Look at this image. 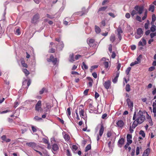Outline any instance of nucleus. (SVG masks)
Here are the masks:
<instances>
[{
    "instance_id": "nucleus-1",
    "label": "nucleus",
    "mask_w": 156,
    "mask_h": 156,
    "mask_svg": "<svg viewBox=\"0 0 156 156\" xmlns=\"http://www.w3.org/2000/svg\"><path fill=\"white\" fill-rule=\"evenodd\" d=\"M145 118V116L144 115L143 111L140 110L137 114L135 112L133 114V119L134 120L136 119L138 121V122H140V124H141L144 122Z\"/></svg>"
},
{
    "instance_id": "nucleus-2",
    "label": "nucleus",
    "mask_w": 156,
    "mask_h": 156,
    "mask_svg": "<svg viewBox=\"0 0 156 156\" xmlns=\"http://www.w3.org/2000/svg\"><path fill=\"white\" fill-rule=\"evenodd\" d=\"M144 32L142 29L139 28H138L136 31V34L135 35V37L136 39H139L141 37L143 34Z\"/></svg>"
},
{
    "instance_id": "nucleus-3",
    "label": "nucleus",
    "mask_w": 156,
    "mask_h": 156,
    "mask_svg": "<svg viewBox=\"0 0 156 156\" xmlns=\"http://www.w3.org/2000/svg\"><path fill=\"white\" fill-rule=\"evenodd\" d=\"M83 108V105H81L79 107V113L81 117L83 118L85 120V122H86V117L84 115V111Z\"/></svg>"
},
{
    "instance_id": "nucleus-4",
    "label": "nucleus",
    "mask_w": 156,
    "mask_h": 156,
    "mask_svg": "<svg viewBox=\"0 0 156 156\" xmlns=\"http://www.w3.org/2000/svg\"><path fill=\"white\" fill-rule=\"evenodd\" d=\"M104 128L103 124H101V126L100 128L99 132V135H98L97 137V140L98 141L101 137L102 134L103 133L104 131Z\"/></svg>"
},
{
    "instance_id": "nucleus-5",
    "label": "nucleus",
    "mask_w": 156,
    "mask_h": 156,
    "mask_svg": "<svg viewBox=\"0 0 156 156\" xmlns=\"http://www.w3.org/2000/svg\"><path fill=\"white\" fill-rule=\"evenodd\" d=\"M134 9L136 11L138 14H140L143 12L144 7L143 6L136 5L134 7Z\"/></svg>"
},
{
    "instance_id": "nucleus-6",
    "label": "nucleus",
    "mask_w": 156,
    "mask_h": 156,
    "mask_svg": "<svg viewBox=\"0 0 156 156\" xmlns=\"http://www.w3.org/2000/svg\"><path fill=\"white\" fill-rule=\"evenodd\" d=\"M119 39V41H120L122 39V35L123 33V31L122 30L121 28L119 27L115 31Z\"/></svg>"
},
{
    "instance_id": "nucleus-7",
    "label": "nucleus",
    "mask_w": 156,
    "mask_h": 156,
    "mask_svg": "<svg viewBox=\"0 0 156 156\" xmlns=\"http://www.w3.org/2000/svg\"><path fill=\"white\" fill-rule=\"evenodd\" d=\"M40 18V16L38 14H36L34 15L31 20V22L33 23H36L38 21V20Z\"/></svg>"
},
{
    "instance_id": "nucleus-8",
    "label": "nucleus",
    "mask_w": 156,
    "mask_h": 156,
    "mask_svg": "<svg viewBox=\"0 0 156 156\" xmlns=\"http://www.w3.org/2000/svg\"><path fill=\"white\" fill-rule=\"evenodd\" d=\"M103 84L106 89H108L111 86V81L109 80H108L106 81H105L103 83Z\"/></svg>"
},
{
    "instance_id": "nucleus-9",
    "label": "nucleus",
    "mask_w": 156,
    "mask_h": 156,
    "mask_svg": "<svg viewBox=\"0 0 156 156\" xmlns=\"http://www.w3.org/2000/svg\"><path fill=\"white\" fill-rule=\"evenodd\" d=\"M147 42L146 40L143 37L141 39V40L138 43V45L139 46H144L146 44Z\"/></svg>"
},
{
    "instance_id": "nucleus-10",
    "label": "nucleus",
    "mask_w": 156,
    "mask_h": 156,
    "mask_svg": "<svg viewBox=\"0 0 156 156\" xmlns=\"http://www.w3.org/2000/svg\"><path fill=\"white\" fill-rule=\"evenodd\" d=\"M47 60L48 62H52L54 65L56 64L57 61V59L54 58L52 55H51L50 58L47 59Z\"/></svg>"
},
{
    "instance_id": "nucleus-11",
    "label": "nucleus",
    "mask_w": 156,
    "mask_h": 156,
    "mask_svg": "<svg viewBox=\"0 0 156 156\" xmlns=\"http://www.w3.org/2000/svg\"><path fill=\"white\" fill-rule=\"evenodd\" d=\"M46 109L45 110V112L48 111H50L51 108L53 106L50 103H46Z\"/></svg>"
},
{
    "instance_id": "nucleus-12",
    "label": "nucleus",
    "mask_w": 156,
    "mask_h": 156,
    "mask_svg": "<svg viewBox=\"0 0 156 156\" xmlns=\"http://www.w3.org/2000/svg\"><path fill=\"white\" fill-rule=\"evenodd\" d=\"M41 101H39L35 106V109L37 111H39L41 108Z\"/></svg>"
},
{
    "instance_id": "nucleus-13",
    "label": "nucleus",
    "mask_w": 156,
    "mask_h": 156,
    "mask_svg": "<svg viewBox=\"0 0 156 156\" xmlns=\"http://www.w3.org/2000/svg\"><path fill=\"white\" fill-rule=\"evenodd\" d=\"M126 102L128 107L130 108L131 109L132 108L133 106V102L131 101L129 98H128L126 99Z\"/></svg>"
},
{
    "instance_id": "nucleus-14",
    "label": "nucleus",
    "mask_w": 156,
    "mask_h": 156,
    "mask_svg": "<svg viewBox=\"0 0 156 156\" xmlns=\"http://www.w3.org/2000/svg\"><path fill=\"white\" fill-rule=\"evenodd\" d=\"M116 124L118 127L122 128L124 126V123L122 120H120L117 121Z\"/></svg>"
},
{
    "instance_id": "nucleus-15",
    "label": "nucleus",
    "mask_w": 156,
    "mask_h": 156,
    "mask_svg": "<svg viewBox=\"0 0 156 156\" xmlns=\"http://www.w3.org/2000/svg\"><path fill=\"white\" fill-rule=\"evenodd\" d=\"M125 141L124 139L122 138H120L118 142V144L119 147H121L122 145L124 144Z\"/></svg>"
},
{
    "instance_id": "nucleus-16",
    "label": "nucleus",
    "mask_w": 156,
    "mask_h": 156,
    "mask_svg": "<svg viewBox=\"0 0 156 156\" xmlns=\"http://www.w3.org/2000/svg\"><path fill=\"white\" fill-rule=\"evenodd\" d=\"M119 72H117L116 73V75L115 77L112 79V81L114 83H116L118 81V78L119 76Z\"/></svg>"
},
{
    "instance_id": "nucleus-17",
    "label": "nucleus",
    "mask_w": 156,
    "mask_h": 156,
    "mask_svg": "<svg viewBox=\"0 0 156 156\" xmlns=\"http://www.w3.org/2000/svg\"><path fill=\"white\" fill-rule=\"evenodd\" d=\"M132 137V135L131 134H128L126 136L127 143L130 144L132 143V141L131 139Z\"/></svg>"
},
{
    "instance_id": "nucleus-18",
    "label": "nucleus",
    "mask_w": 156,
    "mask_h": 156,
    "mask_svg": "<svg viewBox=\"0 0 156 156\" xmlns=\"http://www.w3.org/2000/svg\"><path fill=\"white\" fill-rule=\"evenodd\" d=\"M134 121L133 122L132 126L133 128H135L136 126L139 124H140V122H138V121L136 119L134 120Z\"/></svg>"
},
{
    "instance_id": "nucleus-19",
    "label": "nucleus",
    "mask_w": 156,
    "mask_h": 156,
    "mask_svg": "<svg viewBox=\"0 0 156 156\" xmlns=\"http://www.w3.org/2000/svg\"><path fill=\"white\" fill-rule=\"evenodd\" d=\"M147 118L148 120L149 124L150 126H152L153 125L152 121L151 118V117L147 113Z\"/></svg>"
},
{
    "instance_id": "nucleus-20",
    "label": "nucleus",
    "mask_w": 156,
    "mask_h": 156,
    "mask_svg": "<svg viewBox=\"0 0 156 156\" xmlns=\"http://www.w3.org/2000/svg\"><path fill=\"white\" fill-rule=\"evenodd\" d=\"M26 144L27 145L33 148H35L36 147V144L34 142L27 143Z\"/></svg>"
},
{
    "instance_id": "nucleus-21",
    "label": "nucleus",
    "mask_w": 156,
    "mask_h": 156,
    "mask_svg": "<svg viewBox=\"0 0 156 156\" xmlns=\"http://www.w3.org/2000/svg\"><path fill=\"white\" fill-rule=\"evenodd\" d=\"M150 149L147 148L144 152L143 156H148L150 152Z\"/></svg>"
},
{
    "instance_id": "nucleus-22",
    "label": "nucleus",
    "mask_w": 156,
    "mask_h": 156,
    "mask_svg": "<svg viewBox=\"0 0 156 156\" xmlns=\"http://www.w3.org/2000/svg\"><path fill=\"white\" fill-rule=\"evenodd\" d=\"M59 149L58 146L56 144H54L52 145V149L53 151H56Z\"/></svg>"
},
{
    "instance_id": "nucleus-23",
    "label": "nucleus",
    "mask_w": 156,
    "mask_h": 156,
    "mask_svg": "<svg viewBox=\"0 0 156 156\" xmlns=\"http://www.w3.org/2000/svg\"><path fill=\"white\" fill-rule=\"evenodd\" d=\"M2 139L4 141L7 142H9L11 140L9 139H7L5 135H3L1 137Z\"/></svg>"
},
{
    "instance_id": "nucleus-24",
    "label": "nucleus",
    "mask_w": 156,
    "mask_h": 156,
    "mask_svg": "<svg viewBox=\"0 0 156 156\" xmlns=\"http://www.w3.org/2000/svg\"><path fill=\"white\" fill-rule=\"evenodd\" d=\"M154 6L152 5H151L149 6L148 10L149 11H151L152 12H154Z\"/></svg>"
},
{
    "instance_id": "nucleus-25",
    "label": "nucleus",
    "mask_w": 156,
    "mask_h": 156,
    "mask_svg": "<svg viewBox=\"0 0 156 156\" xmlns=\"http://www.w3.org/2000/svg\"><path fill=\"white\" fill-rule=\"evenodd\" d=\"M58 48L60 50H62V48L64 47V44L62 42H60L59 43L58 45Z\"/></svg>"
},
{
    "instance_id": "nucleus-26",
    "label": "nucleus",
    "mask_w": 156,
    "mask_h": 156,
    "mask_svg": "<svg viewBox=\"0 0 156 156\" xmlns=\"http://www.w3.org/2000/svg\"><path fill=\"white\" fill-rule=\"evenodd\" d=\"M152 26L151 27V31L152 32H154L156 30V26L153 24H151Z\"/></svg>"
},
{
    "instance_id": "nucleus-27",
    "label": "nucleus",
    "mask_w": 156,
    "mask_h": 156,
    "mask_svg": "<svg viewBox=\"0 0 156 156\" xmlns=\"http://www.w3.org/2000/svg\"><path fill=\"white\" fill-rule=\"evenodd\" d=\"M95 30L97 34L99 33L101 30L100 28L97 26H95Z\"/></svg>"
},
{
    "instance_id": "nucleus-28",
    "label": "nucleus",
    "mask_w": 156,
    "mask_h": 156,
    "mask_svg": "<svg viewBox=\"0 0 156 156\" xmlns=\"http://www.w3.org/2000/svg\"><path fill=\"white\" fill-rule=\"evenodd\" d=\"M70 59L69 61L71 62H73L74 61V55L73 53H71L69 56Z\"/></svg>"
},
{
    "instance_id": "nucleus-29",
    "label": "nucleus",
    "mask_w": 156,
    "mask_h": 156,
    "mask_svg": "<svg viewBox=\"0 0 156 156\" xmlns=\"http://www.w3.org/2000/svg\"><path fill=\"white\" fill-rule=\"evenodd\" d=\"M22 71L26 76H27L30 74L29 71L26 69H23Z\"/></svg>"
},
{
    "instance_id": "nucleus-30",
    "label": "nucleus",
    "mask_w": 156,
    "mask_h": 156,
    "mask_svg": "<svg viewBox=\"0 0 156 156\" xmlns=\"http://www.w3.org/2000/svg\"><path fill=\"white\" fill-rule=\"evenodd\" d=\"M82 67L83 69H88V66H87L84 62H83Z\"/></svg>"
},
{
    "instance_id": "nucleus-31",
    "label": "nucleus",
    "mask_w": 156,
    "mask_h": 156,
    "mask_svg": "<svg viewBox=\"0 0 156 156\" xmlns=\"http://www.w3.org/2000/svg\"><path fill=\"white\" fill-rule=\"evenodd\" d=\"M151 19H152V21L151 22V24H154V21H155L156 19V17L155 16L154 14L152 15Z\"/></svg>"
},
{
    "instance_id": "nucleus-32",
    "label": "nucleus",
    "mask_w": 156,
    "mask_h": 156,
    "mask_svg": "<svg viewBox=\"0 0 156 156\" xmlns=\"http://www.w3.org/2000/svg\"><path fill=\"white\" fill-rule=\"evenodd\" d=\"M87 41L88 42V44L90 45L91 44L93 43L94 41V40L92 39H88Z\"/></svg>"
},
{
    "instance_id": "nucleus-33",
    "label": "nucleus",
    "mask_w": 156,
    "mask_h": 156,
    "mask_svg": "<svg viewBox=\"0 0 156 156\" xmlns=\"http://www.w3.org/2000/svg\"><path fill=\"white\" fill-rule=\"evenodd\" d=\"M107 6H105V7L104 6V7H102L101 8H100L99 9L98 12H99L101 11H104L107 9Z\"/></svg>"
},
{
    "instance_id": "nucleus-34",
    "label": "nucleus",
    "mask_w": 156,
    "mask_h": 156,
    "mask_svg": "<svg viewBox=\"0 0 156 156\" xmlns=\"http://www.w3.org/2000/svg\"><path fill=\"white\" fill-rule=\"evenodd\" d=\"M64 138L66 141H68L70 139V137L67 134H65L64 136Z\"/></svg>"
},
{
    "instance_id": "nucleus-35",
    "label": "nucleus",
    "mask_w": 156,
    "mask_h": 156,
    "mask_svg": "<svg viewBox=\"0 0 156 156\" xmlns=\"http://www.w3.org/2000/svg\"><path fill=\"white\" fill-rule=\"evenodd\" d=\"M115 40V37L114 34H112L110 37V40L111 41L113 42Z\"/></svg>"
},
{
    "instance_id": "nucleus-36",
    "label": "nucleus",
    "mask_w": 156,
    "mask_h": 156,
    "mask_svg": "<svg viewBox=\"0 0 156 156\" xmlns=\"http://www.w3.org/2000/svg\"><path fill=\"white\" fill-rule=\"evenodd\" d=\"M138 14L136 11L135 9L133 10L131 12V15L132 17L134 16V15Z\"/></svg>"
},
{
    "instance_id": "nucleus-37",
    "label": "nucleus",
    "mask_w": 156,
    "mask_h": 156,
    "mask_svg": "<svg viewBox=\"0 0 156 156\" xmlns=\"http://www.w3.org/2000/svg\"><path fill=\"white\" fill-rule=\"evenodd\" d=\"M91 148V145L89 144L85 148V151L86 152H87L90 150Z\"/></svg>"
},
{
    "instance_id": "nucleus-38",
    "label": "nucleus",
    "mask_w": 156,
    "mask_h": 156,
    "mask_svg": "<svg viewBox=\"0 0 156 156\" xmlns=\"http://www.w3.org/2000/svg\"><path fill=\"white\" fill-rule=\"evenodd\" d=\"M125 89H126V90L127 91V92L129 91L130 90V85L129 84H127L126 85Z\"/></svg>"
},
{
    "instance_id": "nucleus-39",
    "label": "nucleus",
    "mask_w": 156,
    "mask_h": 156,
    "mask_svg": "<svg viewBox=\"0 0 156 156\" xmlns=\"http://www.w3.org/2000/svg\"><path fill=\"white\" fill-rule=\"evenodd\" d=\"M68 18H66L65 20H64V24L66 25H67L69 24H70V22H68L66 20H68Z\"/></svg>"
},
{
    "instance_id": "nucleus-40",
    "label": "nucleus",
    "mask_w": 156,
    "mask_h": 156,
    "mask_svg": "<svg viewBox=\"0 0 156 156\" xmlns=\"http://www.w3.org/2000/svg\"><path fill=\"white\" fill-rule=\"evenodd\" d=\"M140 134L143 137H144L145 134L144 131L143 130H140Z\"/></svg>"
},
{
    "instance_id": "nucleus-41",
    "label": "nucleus",
    "mask_w": 156,
    "mask_h": 156,
    "mask_svg": "<svg viewBox=\"0 0 156 156\" xmlns=\"http://www.w3.org/2000/svg\"><path fill=\"white\" fill-rule=\"evenodd\" d=\"M147 11L146 10L144 13V16L142 17V19L143 20H144L147 18Z\"/></svg>"
},
{
    "instance_id": "nucleus-42",
    "label": "nucleus",
    "mask_w": 156,
    "mask_h": 156,
    "mask_svg": "<svg viewBox=\"0 0 156 156\" xmlns=\"http://www.w3.org/2000/svg\"><path fill=\"white\" fill-rule=\"evenodd\" d=\"M67 115L68 116H70L71 115V109L70 108H69L67 109Z\"/></svg>"
},
{
    "instance_id": "nucleus-43",
    "label": "nucleus",
    "mask_w": 156,
    "mask_h": 156,
    "mask_svg": "<svg viewBox=\"0 0 156 156\" xmlns=\"http://www.w3.org/2000/svg\"><path fill=\"white\" fill-rule=\"evenodd\" d=\"M112 132L111 131H108L107 133V136L108 137H110L112 135Z\"/></svg>"
},
{
    "instance_id": "nucleus-44",
    "label": "nucleus",
    "mask_w": 156,
    "mask_h": 156,
    "mask_svg": "<svg viewBox=\"0 0 156 156\" xmlns=\"http://www.w3.org/2000/svg\"><path fill=\"white\" fill-rule=\"evenodd\" d=\"M131 69L130 67H128L126 71V73L127 75H128L129 73V71Z\"/></svg>"
},
{
    "instance_id": "nucleus-45",
    "label": "nucleus",
    "mask_w": 156,
    "mask_h": 156,
    "mask_svg": "<svg viewBox=\"0 0 156 156\" xmlns=\"http://www.w3.org/2000/svg\"><path fill=\"white\" fill-rule=\"evenodd\" d=\"M20 30L19 28H17L16 30L15 34L17 35H19L20 34Z\"/></svg>"
},
{
    "instance_id": "nucleus-46",
    "label": "nucleus",
    "mask_w": 156,
    "mask_h": 156,
    "mask_svg": "<svg viewBox=\"0 0 156 156\" xmlns=\"http://www.w3.org/2000/svg\"><path fill=\"white\" fill-rule=\"evenodd\" d=\"M104 65L106 68H107L108 67V62H104Z\"/></svg>"
},
{
    "instance_id": "nucleus-47",
    "label": "nucleus",
    "mask_w": 156,
    "mask_h": 156,
    "mask_svg": "<svg viewBox=\"0 0 156 156\" xmlns=\"http://www.w3.org/2000/svg\"><path fill=\"white\" fill-rule=\"evenodd\" d=\"M34 119L36 121H38L42 119V118L40 117H39L38 116H35L34 118Z\"/></svg>"
},
{
    "instance_id": "nucleus-48",
    "label": "nucleus",
    "mask_w": 156,
    "mask_h": 156,
    "mask_svg": "<svg viewBox=\"0 0 156 156\" xmlns=\"http://www.w3.org/2000/svg\"><path fill=\"white\" fill-rule=\"evenodd\" d=\"M139 63L137 61H135L134 62H132L130 64V66H133Z\"/></svg>"
},
{
    "instance_id": "nucleus-49",
    "label": "nucleus",
    "mask_w": 156,
    "mask_h": 156,
    "mask_svg": "<svg viewBox=\"0 0 156 156\" xmlns=\"http://www.w3.org/2000/svg\"><path fill=\"white\" fill-rule=\"evenodd\" d=\"M10 110H6L5 111H3L2 112H0V114H4V113H6L7 112H10Z\"/></svg>"
},
{
    "instance_id": "nucleus-50",
    "label": "nucleus",
    "mask_w": 156,
    "mask_h": 156,
    "mask_svg": "<svg viewBox=\"0 0 156 156\" xmlns=\"http://www.w3.org/2000/svg\"><path fill=\"white\" fill-rule=\"evenodd\" d=\"M142 55H140L136 59L137 61L139 62H140V59L142 58Z\"/></svg>"
},
{
    "instance_id": "nucleus-51",
    "label": "nucleus",
    "mask_w": 156,
    "mask_h": 156,
    "mask_svg": "<svg viewBox=\"0 0 156 156\" xmlns=\"http://www.w3.org/2000/svg\"><path fill=\"white\" fill-rule=\"evenodd\" d=\"M153 112L154 113V116H156V107H153Z\"/></svg>"
},
{
    "instance_id": "nucleus-52",
    "label": "nucleus",
    "mask_w": 156,
    "mask_h": 156,
    "mask_svg": "<svg viewBox=\"0 0 156 156\" xmlns=\"http://www.w3.org/2000/svg\"><path fill=\"white\" fill-rule=\"evenodd\" d=\"M46 16L50 18V19H53V18H54V17L53 16H52V15H51L49 14H47L46 15Z\"/></svg>"
},
{
    "instance_id": "nucleus-53",
    "label": "nucleus",
    "mask_w": 156,
    "mask_h": 156,
    "mask_svg": "<svg viewBox=\"0 0 156 156\" xmlns=\"http://www.w3.org/2000/svg\"><path fill=\"white\" fill-rule=\"evenodd\" d=\"M155 69V68L154 66H151L150 67L149 69V71L150 72H151L153 70H154Z\"/></svg>"
},
{
    "instance_id": "nucleus-54",
    "label": "nucleus",
    "mask_w": 156,
    "mask_h": 156,
    "mask_svg": "<svg viewBox=\"0 0 156 156\" xmlns=\"http://www.w3.org/2000/svg\"><path fill=\"white\" fill-rule=\"evenodd\" d=\"M134 128H133L132 127V126H129V131H130V133H132L133 132V129Z\"/></svg>"
},
{
    "instance_id": "nucleus-55",
    "label": "nucleus",
    "mask_w": 156,
    "mask_h": 156,
    "mask_svg": "<svg viewBox=\"0 0 156 156\" xmlns=\"http://www.w3.org/2000/svg\"><path fill=\"white\" fill-rule=\"evenodd\" d=\"M108 14L113 18H115V16L114 14L112 12H109Z\"/></svg>"
},
{
    "instance_id": "nucleus-56",
    "label": "nucleus",
    "mask_w": 156,
    "mask_h": 156,
    "mask_svg": "<svg viewBox=\"0 0 156 156\" xmlns=\"http://www.w3.org/2000/svg\"><path fill=\"white\" fill-rule=\"evenodd\" d=\"M149 24H148L147 23H145L144 27L146 29H148L149 27Z\"/></svg>"
},
{
    "instance_id": "nucleus-57",
    "label": "nucleus",
    "mask_w": 156,
    "mask_h": 156,
    "mask_svg": "<svg viewBox=\"0 0 156 156\" xmlns=\"http://www.w3.org/2000/svg\"><path fill=\"white\" fill-rule=\"evenodd\" d=\"M136 20L139 21L141 22V18L139 16H137L136 18Z\"/></svg>"
},
{
    "instance_id": "nucleus-58",
    "label": "nucleus",
    "mask_w": 156,
    "mask_h": 156,
    "mask_svg": "<svg viewBox=\"0 0 156 156\" xmlns=\"http://www.w3.org/2000/svg\"><path fill=\"white\" fill-rule=\"evenodd\" d=\"M89 90V89H87L85 90L83 92L84 94L85 95H87V94Z\"/></svg>"
},
{
    "instance_id": "nucleus-59",
    "label": "nucleus",
    "mask_w": 156,
    "mask_h": 156,
    "mask_svg": "<svg viewBox=\"0 0 156 156\" xmlns=\"http://www.w3.org/2000/svg\"><path fill=\"white\" fill-rule=\"evenodd\" d=\"M125 17L127 19H129L130 17V15L129 13H127L126 14Z\"/></svg>"
},
{
    "instance_id": "nucleus-60",
    "label": "nucleus",
    "mask_w": 156,
    "mask_h": 156,
    "mask_svg": "<svg viewBox=\"0 0 156 156\" xmlns=\"http://www.w3.org/2000/svg\"><path fill=\"white\" fill-rule=\"evenodd\" d=\"M51 143H53V142H56V140L54 137H52L51 139Z\"/></svg>"
},
{
    "instance_id": "nucleus-61",
    "label": "nucleus",
    "mask_w": 156,
    "mask_h": 156,
    "mask_svg": "<svg viewBox=\"0 0 156 156\" xmlns=\"http://www.w3.org/2000/svg\"><path fill=\"white\" fill-rule=\"evenodd\" d=\"M112 46L111 44H110L108 48V50L110 52H112Z\"/></svg>"
},
{
    "instance_id": "nucleus-62",
    "label": "nucleus",
    "mask_w": 156,
    "mask_h": 156,
    "mask_svg": "<svg viewBox=\"0 0 156 156\" xmlns=\"http://www.w3.org/2000/svg\"><path fill=\"white\" fill-rule=\"evenodd\" d=\"M92 75L95 78H97V75L96 73L95 72L94 73H92Z\"/></svg>"
},
{
    "instance_id": "nucleus-63",
    "label": "nucleus",
    "mask_w": 156,
    "mask_h": 156,
    "mask_svg": "<svg viewBox=\"0 0 156 156\" xmlns=\"http://www.w3.org/2000/svg\"><path fill=\"white\" fill-rule=\"evenodd\" d=\"M99 96V94L96 92H95V98L97 99Z\"/></svg>"
},
{
    "instance_id": "nucleus-64",
    "label": "nucleus",
    "mask_w": 156,
    "mask_h": 156,
    "mask_svg": "<svg viewBox=\"0 0 156 156\" xmlns=\"http://www.w3.org/2000/svg\"><path fill=\"white\" fill-rule=\"evenodd\" d=\"M55 51V49L53 48H51L49 49V52L51 53H53Z\"/></svg>"
}]
</instances>
